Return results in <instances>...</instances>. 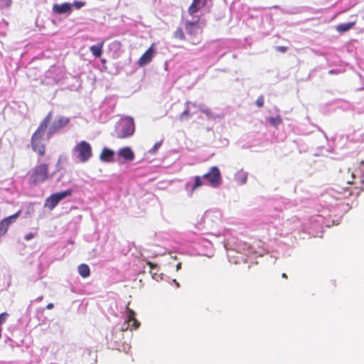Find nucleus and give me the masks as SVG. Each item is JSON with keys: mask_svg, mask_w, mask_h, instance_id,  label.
Instances as JSON below:
<instances>
[{"mask_svg": "<svg viewBox=\"0 0 364 364\" xmlns=\"http://www.w3.org/2000/svg\"><path fill=\"white\" fill-rule=\"evenodd\" d=\"M176 270L178 271L181 268V263H178L176 264Z\"/></svg>", "mask_w": 364, "mask_h": 364, "instance_id": "a19ab883", "label": "nucleus"}, {"mask_svg": "<svg viewBox=\"0 0 364 364\" xmlns=\"http://www.w3.org/2000/svg\"><path fill=\"white\" fill-rule=\"evenodd\" d=\"M118 155L126 161H132L134 159V154L130 147H123L118 151Z\"/></svg>", "mask_w": 364, "mask_h": 364, "instance_id": "aec40b11", "label": "nucleus"}, {"mask_svg": "<svg viewBox=\"0 0 364 364\" xmlns=\"http://www.w3.org/2000/svg\"><path fill=\"white\" fill-rule=\"evenodd\" d=\"M173 37L178 40H185L186 37L181 28H178L173 33Z\"/></svg>", "mask_w": 364, "mask_h": 364, "instance_id": "cd10ccee", "label": "nucleus"}, {"mask_svg": "<svg viewBox=\"0 0 364 364\" xmlns=\"http://www.w3.org/2000/svg\"><path fill=\"white\" fill-rule=\"evenodd\" d=\"M255 246L251 245V244L244 242V241H239L236 244L234 245V248L232 250H228V256L229 257H234V255H232L231 253L235 251L236 252L243 254L245 255H252V248H254Z\"/></svg>", "mask_w": 364, "mask_h": 364, "instance_id": "ddd939ff", "label": "nucleus"}, {"mask_svg": "<svg viewBox=\"0 0 364 364\" xmlns=\"http://www.w3.org/2000/svg\"><path fill=\"white\" fill-rule=\"evenodd\" d=\"M53 113L49 112L46 117L43 119L38 129L33 134L31 139V146L33 151L38 153L41 156L45 154L46 144L44 142V135L48 129V123L52 118Z\"/></svg>", "mask_w": 364, "mask_h": 364, "instance_id": "39448f33", "label": "nucleus"}, {"mask_svg": "<svg viewBox=\"0 0 364 364\" xmlns=\"http://www.w3.org/2000/svg\"><path fill=\"white\" fill-rule=\"evenodd\" d=\"M156 50L154 48V45H151L149 49L141 56L139 60V66H144L149 64L151 60L154 55Z\"/></svg>", "mask_w": 364, "mask_h": 364, "instance_id": "2eb2a0df", "label": "nucleus"}, {"mask_svg": "<svg viewBox=\"0 0 364 364\" xmlns=\"http://www.w3.org/2000/svg\"><path fill=\"white\" fill-rule=\"evenodd\" d=\"M70 123V118L64 116L57 117L49 127L46 134L48 141L55 133L60 132Z\"/></svg>", "mask_w": 364, "mask_h": 364, "instance_id": "f8f14e48", "label": "nucleus"}, {"mask_svg": "<svg viewBox=\"0 0 364 364\" xmlns=\"http://www.w3.org/2000/svg\"><path fill=\"white\" fill-rule=\"evenodd\" d=\"M358 160L360 161V166L358 167L360 173L364 176V150L359 153Z\"/></svg>", "mask_w": 364, "mask_h": 364, "instance_id": "bb28decb", "label": "nucleus"}, {"mask_svg": "<svg viewBox=\"0 0 364 364\" xmlns=\"http://www.w3.org/2000/svg\"><path fill=\"white\" fill-rule=\"evenodd\" d=\"M199 109L203 113H205L206 114H210V109L205 105H200Z\"/></svg>", "mask_w": 364, "mask_h": 364, "instance_id": "f704fd0d", "label": "nucleus"}, {"mask_svg": "<svg viewBox=\"0 0 364 364\" xmlns=\"http://www.w3.org/2000/svg\"><path fill=\"white\" fill-rule=\"evenodd\" d=\"M182 240L184 242L191 244V247L193 249L191 254L211 257L213 249L211 242L199 236L196 232L192 230L187 232L183 235Z\"/></svg>", "mask_w": 364, "mask_h": 364, "instance_id": "20e7f679", "label": "nucleus"}, {"mask_svg": "<svg viewBox=\"0 0 364 364\" xmlns=\"http://www.w3.org/2000/svg\"><path fill=\"white\" fill-rule=\"evenodd\" d=\"M222 219V214L220 210H210L206 211L203 218L202 220L203 222H200L198 225L196 226V228L200 231L201 232H203L204 231V227L203 226V223L210 225L212 224V226L213 225H218L221 222Z\"/></svg>", "mask_w": 364, "mask_h": 364, "instance_id": "1a4fd4ad", "label": "nucleus"}, {"mask_svg": "<svg viewBox=\"0 0 364 364\" xmlns=\"http://www.w3.org/2000/svg\"><path fill=\"white\" fill-rule=\"evenodd\" d=\"M72 5L75 9H80L85 5V2L82 1H75L72 4Z\"/></svg>", "mask_w": 364, "mask_h": 364, "instance_id": "72a5a7b5", "label": "nucleus"}, {"mask_svg": "<svg viewBox=\"0 0 364 364\" xmlns=\"http://www.w3.org/2000/svg\"><path fill=\"white\" fill-rule=\"evenodd\" d=\"M53 307H54V305H53V304H52V303H50V304H48L46 306V309H52Z\"/></svg>", "mask_w": 364, "mask_h": 364, "instance_id": "ea45409f", "label": "nucleus"}, {"mask_svg": "<svg viewBox=\"0 0 364 364\" xmlns=\"http://www.w3.org/2000/svg\"><path fill=\"white\" fill-rule=\"evenodd\" d=\"M73 159L80 163L87 162L92 156L91 145L86 141L77 143L71 151Z\"/></svg>", "mask_w": 364, "mask_h": 364, "instance_id": "0eeeda50", "label": "nucleus"}, {"mask_svg": "<svg viewBox=\"0 0 364 364\" xmlns=\"http://www.w3.org/2000/svg\"><path fill=\"white\" fill-rule=\"evenodd\" d=\"M222 182L223 179L219 168L213 166L202 176H196L188 181L185 184V190L187 191L188 195L191 196L197 188L203 185L216 188L222 184Z\"/></svg>", "mask_w": 364, "mask_h": 364, "instance_id": "f03ea898", "label": "nucleus"}, {"mask_svg": "<svg viewBox=\"0 0 364 364\" xmlns=\"http://www.w3.org/2000/svg\"><path fill=\"white\" fill-rule=\"evenodd\" d=\"M134 312L128 306H126V316L122 323L116 324L107 334L106 339L109 348L127 352L130 348L128 338L132 336V329L139 326V321L134 318Z\"/></svg>", "mask_w": 364, "mask_h": 364, "instance_id": "f257e3e1", "label": "nucleus"}, {"mask_svg": "<svg viewBox=\"0 0 364 364\" xmlns=\"http://www.w3.org/2000/svg\"><path fill=\"white\" fill-rule=\"evenodd\" d=\"M191 19L186 21L185 28L187 34H188L193 39V44H198L200 41L199 38L197 36L200 32V27L199 26L200 18L198 16H191Z\"/></svg>", "mask_w": 364, "mask_h": 364, "instance_id": "9d476101", "label": "nucleus"}, {"mask_svg": "<svg viewBox=\"0 0 364 364\" xmlns=\"http://www.w3.org/2000/svg\"><path fill=\"white\" fill-rule=\"evenodd\" d=\"M267 120L274 127H277L282 122V118L279 115L276 117H270L267 119Z\"/></svg>", "mask_w": 364, "mask_h": 364, "instance_id": "393cba45", "label": "nucleus"}, {"mask_svg": "<svg viewBox=\"0 0 364 364\" xmlns=\"http://www.w3.org/2000/svg\"><path fill=\"white\" fill-rule=\"evenodd\" d=\"M331 210L328 208H323L318 210V213L310 216L304 225V231L314 237L321 233L323 227L329 228L335 224V220L330 214Z\"/></svg>", "mask_w": 364, "mask_h": 364, "instance_id": "7ed1b4c3", "label": "nucleus"}, {"mask_svg": "<svg viewBox=\"0 0 364 364\" xmlns=\"http://www.w3.org/2000/svg\"><path fill=\"white\" fill-rule=\"evenodd\" d=\"M247 173L243 170L237 171L235 174V181L239 185H243L247 182Z\"/></svg>", "mask_w": 364, "mask_h": 364, "instance_id": "412c9836", "label": "nucleus"}, {"mask_svg": "<svg viewBox=\"0 0 364 364\" xmlns=\"http://www.w3.org/2000/svg\"><path fill=\"white\" fill-rule=\"evenodd\" d=\"M189 105H192V103L187 102L186 103V107H187L186 109L180 114L179 119L181 120H183L185 118V117H186L189 114V107H188Z\"/></svg>", "mask_w": 364, "mask_h": 364, "instance_id": "7c9ffc66", "label": "nucleus"}, {"mask_svg": "<svg viewBox=\"0 0 364 364\" xmlns=\"http://www.w3.org/2000/svg\"><path fill=\"white\" fill-rule=\"evenodd\" d=\"M256 104L258 107H261L264 105V99L262 97H259L256 102Z\"/></svg>", "mask_w": 364, "mask_h": 364, "instance_id": "c9c22d12", "label": "nucleus"}, {"mask_svg": "<svg viewBox=\"0 0 364 364\" xmlns=\"http://www.w3.org/2000/svg\"><path fill=\"white\" fill-rule=\"evenodd\" d=\"M277 50L282 52V53H285L287 50V48L285 46H277Z\"/></svg>", "mask_w": 364, "mask_h": 364, "instance_id": "e433bc0d", "label": "nucleus"}, {"mask_svg": "<svg viewBox=\"0 0 364 364\" xmlns=\"http://www.w3.org/2000/svg\"><path fill=\"white\" fill-rule=\"evenodd\" d=\"M48 178V166L46 164H41L33 168L29 177V183L32 185H37Z\"/></svg>", "mask_w": 364, "mask_h": 364, "instance_id": "6e6552de", "label": "nucleus"}, {"mask_svg": "<svg viewBox=\"0 0 364 364\" xmlns=\"http://www.w3.org/2000/svg\"><path fill=\"white\" fill-rule=\"evenodd\" d=\"M9 226V225L4 220H2L0 222V236L4 235L6 232Z\"/></svg>", "mask_w": 364, "mask_h": 364, "instance_id": "c85d7f7f", "label": "nucleus"}, {"mask_svg": "<svg viewBox=\"0 0 364 364\" xmlns=\"http://www.w3.org/2000/svg\"><path fill=\"white\" fill-rule=\"evenodd\" d=\"M234 262H235V263H237V262H238V260H237V259H236V260H235V261H234Z\"/></svg>", "mask_w": 364, "mask_h": 364, "instance_id": "a18cd8bd", "label": "nucleus"}, {"mask_svg": "<svg viewBox=\"0 0 364 364\" xmlns=\"http://www.w3.org/2000/svg\"><path fill=\"white\" fill-rule=\"evenodd\" d=\"M147 264L150 267V273L154 279L159 282L162 280H166L167 279H168V277L162 273L158 274V267L156 264L151 262H147Z\"/></svg>", "mask_w": 364, "mask_h": 364, "instance_id": "a211bd4d", "label": "nucleus"}, {"mask_svg": "<svg viewBox=\"0 0 364 364\" xmlns=\"http://www.w3.org/2000/svg\"><path fill=\"white\" fill-rule=\"evenodd\" d=\"M355 22L340 23L336 26V31L339 33H345L351 29L355 26Z\"/></svg>", "mask_w": 364, "mask_h": 364, "instance_id": "b1692460", "label": "nucleus"}, {"mask_svg": "<svg viewBox=\"0 0 364 364\" xmlns=\"http://www.w3.org/2000/svg\"><path fill=\"white\" fill-rule=\"evenodd\" d=\"M103 45L104 43L101 42L90 46V50L95 58H100L102 55Z\"/></svg>", "mask_w": 364, "mask_h": 364, "instance_id": "4be33fe9", "label": "nucleus"}, {"mask_svg": "<svg viewBox=\"0 0 364 364\" xmlns=\"http://www.w3.org/2000/svg\"><path fill=\"white\" fill-rule=\"evenodd\" d=\"M161 144H162V141H158V142L155 143L154 146L149 150V153L151 154H154L157 151V150L160 148V146H161Z\"/></svg>", "mask_w": 364, "mask_h": 364, "instance_id": "473e14b6", "label": "nucleus"}, {"mask_svg": "<svg viewBox=\"0 0 364 364\" xmlns=\"http://www.w3.org/2000/svg\"><path fill=\"white\" fill-rule=\"evenodd\" d=\"M21 210H18L16 213H14L12 215H10L6 218H4L3 220H4L9 225L12 224L16 221V220L20 216Z\"/></svg>", "mask_w": 364, "mask_h": 364, "instance_id": "a878e982", "label": "nucleus"}, {"mask_svg": "<svg viewBox=\"0 0 364 364\" xmlns=\"http://www.w3.org/2000/svg\"><path fill=\"white\" fill-rule=\"evenodd\" d=\"M251 245L255 246L252 248V254H255L258 256H262L267 252V249L264 242L262 240L255 241Z\"/></svg>", "mask_w": 364, "mask_h": 364, "instance_id": "f3484780", "label": "nucleus"}, {"mask_svg": "<svg viewBox=\"0 0 364 364\" xmlns=\"http://www.w3.org/2000/svg\"><path fill=\"white\" fill-rule=\"evenodd\" d=\"M77 271L79 274L82 278H87L90 274V267L86 264H81L77 267Z\"/></svg>", "mask_w": 364, "mask_h": 364, "instance_id": "5701e85b", "label": "nucleus"}, {"mask_svg": "<svg viewBox=\"0 0 364 364\" xmlns=\"http://www.w3.org/2000/svg\"><path fill=\"white\" fill-rule=\"evenodd\" d=\"M43 296H40L37 297L35 300L31 301V304H30L29 306L31 305V304L33 301L40 302V301H41L43 300Z\"/></svg>", "mask_w": 364, "mask_h": 364, "instance_id": "58836bf2", "label": "nucleus"}, {"mask_svg": "<svg viewBox=\"0 0 364 364\" xmlns=\"http://www.w3.org/2000/svg\"><path fill=\"white\" fill-rule=\"evenodd\" d=\"M73 9V5L70 3H63L61 4H55L53 6V11L58 14H70Z\"/></svg>", "mask_w": 364, "mask_h": 364, "instance_id": "dca6fc26", "label": "nucleus"}, {"mask_svg": "<svg viewBox=\"0 0 364 364\" xmlns=\"http://www.w3.org/2000/svg\"><path fill=\"white\" fill-rule=\"evenodd\" d=\"M329 74H335V73H337L336 70H329Z\"/></svg>", "mask_w": 364, "mask_h": 364, "instance_id": "37998d69", "label": "nucleus"}, {"mask_svg": "<svg viewBox=\"0 0 364 364\" xmlns=\"http://www.w3.org/2000/svg\"><path fill=\"white\" fill-rule=\"evenodd\" d=\"M134 122L130 117L121 118L115 125V136L119 139L129 137L134 134Z\"/></svg>", "mask_w": 364, "mask_h": 364, "instance_id": "423d86ee", "label": "nucleus"}, {"mask_svg": "<svg viewBox=\"0 0 364 364\" xmlns=\"http://www.w3.org/2000/svg\"><path fill=\"white\" fill-rule=\"evenodd\" d=\"M171 282L174 284H176V287H179V283L176 282V279H172Z\"/></svg>", "mask_w": 364, "mask_h": 364, "instance_id": "79ce46f5", "label": "nucleus"}, {"mask_svg": "<svg viewBox=\"0 0 364 364\" xmlns=\"http://www.w3.org/2000/svg\"><path fill=\"white\" fill-rule=\"evenodd\" d=\"M282 277H287V274H286L285 273H283V274H282Z\"/></svg>", "mask_w": 364, "mask_h": 364, "instance_id": "c03bdc74", "label": "nucleus"}, {"mask_svg": "<svg viewBox=\"0 0 364 364\" xmlns=\"http://www.w3.org/2000/svg\"><path fill=\"white\" fill-rule=\"evenodd\" d=\"M114 152L113 150L104 147L100 155V159L102 162H112L114 161Z\"/></svg>", "mask_w": 364, "mask_h": 364, "instance_id": "6ab92c4d", "label": "nucleus"}, {"mask_svg": "<svg viewBox=\"0 0 364 364\" xmlns=\"http://www.w3.org/2000/svg\"><path fill=\"white\" fill-rule=\"evenodd\" d=\"M72 194L73 191L71 189H67L63 191L53 193L46 199L44 206L52 210L61 200L68 196H70Z\"/></svg>", "mask_w": 364, "mask_h": 364, "instance_id": "9b49d317", "label": "nucleus"}, {"mask_svg": "<svg viewBox=\"0 0 364 364\" xmlns=\"http://www.w3.org/2000/svg\"><path fill=\"white\" fill-rule=\"evenodd\" d=\"M11 3V0H0V9L8 8Z\"/></svg>", "mask_w": 364, "mask_h": 364, "instance_id": "2f4dec72", "label": "nucleus"}, {"mask_svg": "<svg viewBox=\"0 0 364 364\" xmlns=\"http://www.w3.org/2000/svg\"><path fill=\"white\" fill-rule=\"evenodd\" d=\"M208 0H193L191 5L188 8L190 16H198L197 13L204 8Z\"/></svg>", "mask_w": 364, "mask_h": 364, "instance_id": "4468645a", "label": "nucleus"}, {"mask_svg": "<svg viewBox=\"0 0 364 364\" xmlns=\"http://www.w3.org/2000/svg\"><path fill=\"white\" fill-rule=\"evenodd\" d=\"M350 192L348 189H344L343 192L338 193V196H335L337 199H341L342 198H347L350 195Z\"/></svg>", "mask_w": 364, "mask_h": 364, "instance_id": "c756f323", "label": "nucleus"}, {"mask_svg": "<svg viewBox=\"0 0 364 364\" xmlns=\"http://www.w3.org/2000/svg\"><path fill=\"white\" fill-rule=\"evenodd\" d=\"M34 237V235L33 233H28L24 236V239L26 240H30Z\"/></svg>", "mask_w": 364, "mask_h": 364, "instance_id": "4c0bfd02", "label": "nucleus"}]
</instances>
